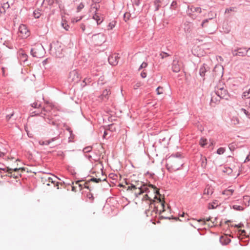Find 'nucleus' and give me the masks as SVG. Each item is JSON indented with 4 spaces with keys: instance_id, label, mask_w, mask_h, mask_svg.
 I'll use <instances>...</instances> for the list:
<instances>
[{
    "instance_id": "obj_1",
    "label": "nucleus",
    "mask_w": 250,
    "mask_h": 250,
    "mask_svg": "<svg viewBox=\"0 0 250 250\" xmlns=\"http://www.w3.org/2000/svg\"><path fill=\"white\" fill-rule=\"evenodd\" d=\"M149 189H151L155 194L154 200H152L147 194H146L144 196L143 200L146 201L147 204L149 206L154 205V208H157V210H159L160 213H162V212L165 210V202L163 198L161 199L162 195L160 194L159 189L157 188L155 186L150 184H143L142 182L139 185V183H137L136 185L131 184V186H128L126 190L134 191V190L138 189V191H135L134 192L135 196L138 197L143 193H149L150 192Z\"/></svg>"
},
{
    "instance_id": "obj_2",
    "label": "nucleus",
    "mask_w": 250,
    "mask_h": 250,
    "mask_svg": "<svg viewBox=\"0 0 250 250\" xmlns=\"http://www.w3.org/2000/svg\"><path fill=\"white\" fill-rule=\"evenodd\" d=\"M202 13V9L200 7L195 5H191L188 6L187 13L188 16L192 19H196L200 14Z\"/></svg>"
},
{
    "instance_id": "obj_3",
    "label": "nucleus",
    "mask_w": 250,
    "mask_h": 250,
    "mask_svg": "<svg viewBox=\"0 0 250 250\" xmlns=\"http://www.w3.org/2000/svg\"><path fill=\"white\" fill-rule=\"evenodd\" d=\"M215 94L220 99H228L229 95L227 90L224 84H220L215 89Z\"/></svg>"
},
{
    "instance_id": "obj_4",
    "label": "nucleus",
    "mask_w": 250,
    "mask_h": 250,
    "mask_svg": "<svg viewBox=\"0 0 250 250\" xmlns=\"http://www.w3.org/2000/svg\"><path fill=\"white\" fill-rule=\"evenodd\" d=\"M31 55L37 58H42L44 54V49L41 44H37L31 50Z\"/></svg>"
},
{
    "instance_id": "obj_5",
    "label": "nucleus",
    "mask_w": 250,
    "mask_h": 250,
    "mask_svg": "<svg viewBox=\"0 0 250 250\" xmlns=\"http://www.w3.org/2000/svg\"><path fill=\"white\" fill-rule=\"evenodd\" d=\"M182 162L179 157L174 158L172 157L170 159V164L171 167H174L176 169L180 168L182 166Z\"/></svg>"
},
{
    "instance_id": "obj_6",
    "label": "nucleus",
    "mask_w": 250,
    "mask_h": 250,
    "mask_svg": "<svg viewBox=\"0 0 250 250\" xmlns=\"http://www.w3.org/2000/svg\"><path fill=\"white\" fill-rule=\"evenodd\" d=\"M19 36L22 38H26L30 35V32L27 26L24 24H21L19 28Z\"/></svg>"
},
{
    "instance_id": "obj_7",
    "label": "nucleus",
    "mask_w": 250,
    "mask_h": 250,
    "mask_svg": "<svg viewBox=\"0 0 250 250\" xmlns=\"http://www.w3.org/2000/svg\"><path fill=\"white\" fill-rule=\"evenodd\" d=\"M88 182H84L82 181H78L75 182V185L72 187V190L73 191H77V188H79V190H81L83 188H89L88 186Z\"/></svg>"
},
{
    "instance_id": "obj_8",
    "label": "nucleus",
    "mask_w": 250,
    "mask_h": 250,
    "mask_svg": "<svg viewBox=\"0 0 250 250\" xmlns=\"http://www.w3.org/2000/svg\"><path fill=\"white\" fill-rule=\"evenodd\" d=\"M53 109L54 106L51 104L46 103L41 114L44 116L50 117L52 115V113H50L51 111Z\"/></svg>"
},
{
    "instance_id": "obj_9",
    "label": "nucleus",
    "mask_w": 250,
    "mask_h": 250,
    "mask_svg": "<svg viewBox=\"0 0 250 250\" xmlns=\"http://www.w3.org/2000/svg\"><path fill=\"white\" fill-rule=\"evenodd\" d=\"M68 79L71 82L77 83L80 80L79 74L76 70L71 71L69 75Z\"/></svg>"
},
{
    "instance_id": "obj_10",
    "label": "nucleus",
    "mask_w": 250,
    "mask_h": 250,
    "mask_svg": "<svg viewBox=\"0 0 250 250\" xmlns=\"http://www.w3.org/2000/svg\"><path fill=\"white\" fill-rule=\"evenodd\" d=\"M182 66V62L177 58L174 59L172 64V69L174 72H179Z\"/></svg>"
},
{
    "instance_id": "obj_11",
    "label": "nucleus",
    "mask_w": 250,
    "mask_h": 250,
    "mask_svg": "<svg viewBox=\"0 0 250 250\" xmlns=\"http://www.w3.org/2000/svg\"><path fill=\"white\" fill-rule=\"evenodd\" d=\"M41 181L43 185L50 186V183H54L52 176L49 174H46L41 177Z\"/></svg>"
},
{
    "instance_id": "obj_12",
    "label": "nucleus",
    "mask_w": 250,
    "mask_h": 250,
    "mask_svg": "<svg viewBox=\"0 0 250 250\" xmlns=\"http://www.w3.org/2000/svg\"><path fill=\"white\" fill-rule=\"evenodd\" d=\"M213 188L210 187H207L204 191L203 198L206 200L208 199L213 193Z\"/></svg>"
},
{
    "instance_id": "obj_13",
    "label": "nucleus",
    "mask_w": 250,
    "mask_h": 250,
    "mask_svg": "<svg viewBox=\"0 0 250 250\" xmlns=\"http://www.w3.org/2000/svg\"><path fill=\"white\" fill-rule=\"evenodd\" d=\"M92 38L97 43H101L104 42V36L103 34L99 33L94 35Z\"/></svg>"
},
{
    "instance_id": "obj_14",
    "label": "nucleus",
    "mask_w": 250,
    "mask_h": 250,
    "mask_svg": "<svg viewBox=\"0 0 250 250\" xmlns=\"http://www.w3.org/2000/svg\"><path fill=\"white\" fill-rule=\"evenodd\" d=\"M119 57L116 54H113L108 58L109 63L112 65H116L119 62Z\"/></svg>"
},
{
    "instance_id": "obj_15",
    "label": "nucleus",
    "mask_w": 250,
    "mask_h": 250,
    "mask_svg": "<svg viewBox=\"0 0 250 250\" xmlns=\"http://www.w3.org/2000/svg\"><path fill=\"white\" fill-rule=\"evenodd\" d=\"M154 4L156 10H158L161 5L165 6L167 4V0H156L155 1Z\"/></svg>"
},
{
    "instance_id": "obj_16",
    "label": "nucleus",
    "mask_w": 250,
    "mask_h": 250,
    "mask_svg": "<svg viewBox=\"0 0 250 250\" xmlns=\"http://www.w3.org/2000/svg\"><path fill=\"white\" fill-rule=\"evenodd\" d=\"M19 59L21 62H25L27 60V55L22 50H21L19 52Z\"/></svg>"
},
{
    "instance_id": "obj_17",
    "label": "nucleus",
    "mask_w": 250,
    "mask_h": 250,
    "mask_svg": "<svg viewBox=\"0 0 250 250\" xmlns=\"http://www.w3.org/2000/svg\"><path fill=\"white\" fill-rule=\"evenodd\" d=\"M110 94V90L105 89L103 91L102 94L101 95L100 98L103 101L107 100L109 98V95Z\"/></svg>"
},
{
    "instance_id": "obj_18",
    "label": "nucleus",
    "mask_w": 250,
    "mask_h": 250,
    "mask_svg": "<svg viewBox=\"0 0 250 250\" xmlns=\"http://www.w3.org/2000/svg\"><path fill=\"white\" fill-rule=\"evenodd\" d=\"M210 219L211 218L210 217L206 219L203 218L202 219L198 220V222H202L204 224H207L209 227H212L213 226H214L213 222H212V221H210V222H209Z\"/></svg>"
},
{
    "instance_id": "obj_19",
    "label": "nucleus",
    "mask_w": 250,
    "mask_h": 250,
    "mask_svg": "<svg viewBox=\"0 0 250 250\" xmlns=\"http://www.w3.org/2000/svg\"><path fill=\"white\" fill-rule=\"evenodd\" d=\"M59 138V136H57V137H55L52 139H51L50 140H46L45 141H42V142H41V141H40V144L41 145H49L51 142H54L56 140H57V139H58Z\"/></svg>"
},
{
    "instance_id": "obj_20",
    "label": "nucleus",
    "mask_w": 250,
    "mask_h": 250,
    "mask_svg": "<svg viewBox=\"0 0 250 250\" xmlns=\"http://www.w3.org/2000/svg\"><path fill=\"white\" fill-rule=\"evenodd\" d=\"M223 67L221 65H216L214 67V72H216L219 71V73L218 74H215V75H217L219 76H222L223 75Z\"/></svg>"
},
{
    "instance_id": "obj_21",
    "label": "nucleus",
    "mask_w": 250,
    "mask_h": 250,
    "mask_svg": "<svg viewBox=\"0 0 250 250\" xmlns=\"http://www.w3.org/2000/svg\"><path fill=\"white\" fill-rule=\"evenodd\" d=\"M208 68V67H206L205 64L200 67L199 73L201 77H204L205 76V73L207 71Z\"/></svg>"
},
{
    "instance_id": "obj_22",
    "label": "nucleus",
    "mask_w": 250,
    "mask_h": 250,
    "mask_svg": "<svg viewBox=\"0 0 250 250\" xmlns=\"http://www.w3.org/2000/svg\"><path fill=\"white\" fill-rule=\"evenodd\" d=\"M93 18L96 21L97 24H100L103 21V17H101L98 13H95L93 16Z\"/></svg>"
},
{
    "instance_id": "obj_23",
    "label": "nucleus",
    "mask_w": 250,
    "mask_h": 250,
    "mask_svg": "<svg viewBox=\"0 0 250 250\" xmlns=\"http://www.w3.org/2000/svg\"><path fill=\"white\" fill-rule=\"evenodd\" d=\"M20 169V168H14L13 169L12 168H9L8 167L3 168V167H0V170L6 171L8 172V173H11L13 171H17L19 170Z\"/></svg>"
},
{
    "instance_id": "obj_24",
    "label": "nucleus",
    "mask_w": 250,
    "mask_h": 250,
    "mask_svg": "<svg viewBox=\"0 0 250 250\" xmlns=\"http://www.w3.org/2000/svg\"><path fill=\"white\" fill-rule=\"evenodd\" d=\"M234 192V190L232 189H226L223 191L222 194L229 197L231 196Z\"/></svg>"
},
{
    "instance_id": "obj_25",
    "label": "nucleus",
    "mask_w": 250,
    "mask_h": 250,
    "mask_svg": "<svg viewBox=\"0 0 250 250\" xmlns=\"http://www.w3.org/2000/svg\"><path fill=\"white\" fill-rule=\"evenodd\" d=\"M246 53H247L246 50H245L244 51H242V49H239L237 50V52L235 51H234L233 52V54L234 56H237V55L242 56V55H243V54H246Z\"/></svg>"
},
{
    "instance_id": "obj_26",
    "label": "nucleus",
    "mask_w": 250,
    "mask_h": 250,
    "mask_svg": "<svg viewBox=\"0 0 250 250\" xmlns=\"http://www.w3.org/2000/svg\"><path fill=\"white\" fill-rule=\"evenodd\" d=\"M231 123L232 125H236L239 124V120L237 117H233L231 119Z\"/></svg>"
},
{
    "instance_id": "obj_27",
    "label": "nucleus",
    "mask_w": 250,
    "mask_h": 250,
    "mask_svg": "<svg viewBox=\"0 0 250 250\" xmlns=\"http://www.w3.org/2000/svg\"><path fill=\"white\" fill-rule=\"evenodd\" d=\"M34 16L35 18H39L41 15V10L37 9L35 10L33 13Z\"/></svg>"
},
{
    "instance_id": "obj_28",
    "label": "nucleus",
    "mask_w": 250,
    "mask_h": 250,
    "mask_svg": "<svg viewBox=\"0 0 250 250\" xmlns=\"http://www.w3.org/2000/svg\"><path fill=\"white\" fill-rule=\"evenodd\" d=\"M199 144L201 146L204 147L206 145H207V139L204 138H201Z\"/></svg>"
},
{
    "instance_id": "obj_29",
    "label": "nucleus",
    "mask_w": 250,
    "mask_h": 250,
    "mask_svg": "<svg viewBox=\"0 0 250 250\" xmlns=\"http://www.w3.org/2000/svg\"><path fill=\"white\" fill-rule=\"evenodd\" d=\"M116 22L114 21H113L111 22H110L108 25V30H111L115 26Z\"/></svg>"
},
{
    "instance_id": "obj_30",
    "label": "nucleus",
    "mask_w": 250,
    "mask_h": 250,
    "mask_svg": "<svg viewBox=\"0 0 250 250\" xmlns=\"http://www.w3.org/2000/svg\"><path fill=\"white\" fill-rule=\"evenodd\" d=\"M243 95L247 98H250V88L248 90L244 92Z\"/></svg>"
},
{
    "instance_id": "obj_31",
    "label": "nucleus",
    "mask_w": 250,
    "mask_h": 250,
    "mask_svg": "<svg viewBox=\"0 0 250 250\" xmlns=\"http://www.w3.org/2000/svg\"><path fill=\"white\" fill-rule=\"evenodd\" d=\"M164 89L162 87L159 86L157 89L156 92L158 95H160L163 93Z\"/></svg>"
},
{
    "instance_id": "obj_32",
    "label": "nucleus",
    "mask_w": 250,
    "mask_h": 250,
    "mask_svg": "<svg viewBox=\"0 0 250 250\" xmlns=\"http://www.w3.org/2000/svg\"><path fill=\"white\" fill-rule=\"evenodd\" d=\"M62 26L65 29L66 31H68L69 28V26L67 24L65 21H63L62 23Z\"/></svg>"
},
{
    "instance_id": "obj_33",
    "label": "nucleus",
    "mask_w": 250,
    "mask_h": 250,
    "mask_svg": "<svg viewBox=\"0 0 250 250\" xmlns=\"http://www.w3.org/2000/svg\"><path fill=\"white\" fill-rule=\"evenodd\" d=\"M130 17V14L129 13L126 12L125 13L124 18V20L125 21H126L127 20H128L129 19Z\"/></svg>"
},
{
    "instance_id": "obj_34",
    "label": "nucleus",
    "mask_w": 250,
    "mask_h": 250,
    "mask_svg": "<svg viewBox=\"0 0 250 250\" xmlns=\"http://www.w3.org/2000/svg\"><path fill=\"white\" fill-rule=\"evenodd\" d=\"M225 149L223 147H220L217 149V152L218 154L221 155L224 153Z\"/></svg>"
},
{
    "instance_id": "obj_35",
    "label": "nucleus",
    "mask_w": 250,
    "mask_h": 250,
    "mask_svg": "<svg viewBox=\"0 0 250 250\" xmlns=\"http://www.w3.org/2000/svg\"><path fill=\"white\" fill-rule=\"evenodd\" d=\"M32 106L34 108H38L40 107L41 104L39 103L38 102H35L31 104Z\"/></svg>"
},
{
    "instance_id": "obj_36",
    "label": "nucleus",
    "mask_w": 250,
    "mask_h": 250,
    "mask_svg": "<svg viewBox=\"0 0 250 250\" xmlns=\"http://www.w3.org/2000/svg\"><path fill=\"white\" fill-rule=\"evenodd\" d=\"M233 208L234 209L237 210H242L243 209V208L242 207L238 205H234L233 206Z\"/></svg>"
},
{
    "instance_id": "obj_37",
    "label": "nucleus",
    "mask_w": 250,
    "mask_h": 250,
    "mask_svg": "<svg viewBox=\"0 0 250 250\" xmlns=\"http://www.w3.org/2000/svg\"><path fill=\"white\" fill-rule=\"evenodd\" d=\"M92 150V147L91 146H87L83 148V151L84 153H87L91 151Z\"/></svg>"
},
{
    "instance_id": "obj_38",
    "label": "nucleus",
    "mask_w": 250,
    "mask_h": 250,
    "mask_svg": "<svg viewBox=\"0 0 250 250\" xmlns=\"http://www.w3.org/2000/svg\"><path fill=\"white\" fill-rule=\"evenodd\" d=\"M147 66V63L146 62H143L141 65H140L139 70H141V69L146 68Z\"/></svg>"
},
{
    "instance_id": "obj_39",
    "label": "nucleus",
    "mask_w": 250,
    "mask_h": 250,
    "mask_svg": "<svg viewBox=\"0 0 250 250\" xmlns=\"http://www.w3.org/2000/svg\"><path fill=\"white\" fill-rule=\"evenodd\" d=\"M102 180L100 178H93L91 179L90 181H92V182H94L96 183H99V182L102 181Z\"/></svg>"
},
{
    "instance_id": "obj_40",
    "label": "nucleus",
    "mask_w": 250,
    "mask_h": 250,
    "mask_svg": "<svg viewBox=\"0 0 250 250\" xmlns=\"http://www.w3.org/2000/svg\"><path fill=\"white\" fill-rule=\"evenodd\" d=\"M82 17H77V18H73L72 19V22H77L79 21H80L81 19H82Z\"/></svg>"
},
{
    "instance_id": "obj_41",
    "label": "nucleus",
    "mask_w": 250,
    "mask_h": 250,
    "mask_svg": "<svg viewBox=\"0 0 250 250\" xmlns=\"http://www.w3.org/2000/svg\"><path fill=\"white\" fill-rule=\"evenodd\" d=\"M84 7V5L81 3L77 7V11L79 12L81 9Z\"/></svg>"
},
{
    "instance_id": "obj_42",
    "label": "nucleus",
    "mask_w": 250,
    "mask_h": 250,
    "mask_svg": "<svg viewBox=\"0 0 250 250\" xmlns=\"http://www.w3.org/2000/svg\"><path fill=\"white\" fill-rule=\"evenodd\" d=\"M142 85L141 82L137 83L134 86V88L136 89Z\"/></svg>"
},
{
    "instance_id": "obj_43",
    "label": "nucleus",
    "mask_w": 250,
    "mask_h": 250,
    "mask_svg": "<svg viewBox=\"0 0 250 250\" xmlns=\"http://www.w3.org/2000/svg\"><path fill=\"white\" fill-rule=\"evenodd\" d=\"M1 70H2V76L5 77L7 76V74H6L5 73V68L4 67H2L1 68Z\"/></svg>"
},
{
    "instance_id": "obj_44",
    "label": "nucleus",
    "mask_w": 250,
    "mask_h": 250,
    "mask_svg": "<svg viewBox=\"0 0 250 250\" xmlns=\"http://www.w3.org/2000/svg\"><path fill=\"white\" fill-rule=\"evenodd\" d=\"M232 226H234V227L240 228L243 227L244 226V225L242 223H239L238 225H233Z\"/></svg>"
},
{
    "instance_id": "obj_45",
    "label": "nucleus",
    "mask_w": 250,
    "mask_h": 250,
    "mask_svg": "<svg viewBox=\"0 0 250 250\" xmlns=\"http://www.w3.org/2000/svg\"><path fill=\"white\" fill-rule=\"evenodd\" d=\"M225 169L226 170H224V171L227 172L228 174H229L232 172L231 169L229 167L225 168Z\"/></svg>"
},
{
    "instance_id": "obj_46",
    "label": "nucleus",
    "mask_w": 250,
    "mask_h": 250,
    "mask_svg": "<svg viewBox=\"0 0 250 250\" xmlns=\"http://www.w3.org/2000/svg\"><path fill=\"white\" fill-rule=\"evenodd\" d=\"M205 161L203 160L202 162V166L203 167H205L207 165V159L205 158Z\"/></svg>"
},
{
    "instance_id": "obj_47",
    "label": "nucleus",
    "mask_w": 250,
    "mask_h": 250,
    "mask_svg": "<svg viewBox=\"0 0 250 250\" xmlns=\"http://www.w3.org/2000/svg\"><path fill=\"white\" fill-rule=\"evenodd\" d=\"M6 154L5 150H0V157H2L5 155Z\"/></svg>"
},
{
    "instance_id": "obj_48",
    "label": "nucleus",
    "mask_w": 250,
    "mask_h": 250,
    "mask_svg": "<svg viewBox=\"0 0 250 250\" xmlns=\"http://www.w3.org/2000/svg\"><path fill=\"white\" fill-rule=\"evenodd\" d=\"M146 73L144 71H143L141 73V76L143 78H145L146 77Z\"/></svg>"
},
{
    "instance_id": "obj_49",
    "label": "nucleus",
    "mask_w": 250,
    "mask_h": 250,
    "mask_svg": "<svg viewBox=\"0 0 250 250\" xmlns=\"http://www.w3.org/2000/svg\"><path fill=\"white\" fill-rule=\"evenodd\" d=\"M249 161H250V154L246 157V159L245 160L244 163H246V162H248Z\"/></svg>"
},
{
    "instance_id": "obj_50",
    "label": "nucleus",
    "mask_w": 250,
    "mask_h": 250,
    "mask_svg": "<svg viewBox=\"0 0 250 250\" xmlns=\"http://www.w3.org/2000/svg\"><path fill=\"white\" fill-rule=\"evenodd\" d=\"M208 22V20H205L204 21H203L202 22V24H201V26L202 27H204L205 26V24Z\"/></svg>"
},
{
    "instance_id": "obj_51",
    "label": "nucleus",
    "mask_w": 250,
    "mask_h": 250,
    "mask_svg": "<svg viewBox=\"0 0 250 250\" xmlns=\"http://www.w3.org/2000/svg\"><path fill=\"white\" fill-rule=\"evenodd\" d=\"M240 110L241 111H243L246 115L249 116V112L247 111L246 109L242 108Z\"/></svg>"
},
{
    "instance_id": "obj_52",
    "label": "nucleus",
    "mask_w": 250,
    "mask_h": 250,
    "mask_svg": "<svg viewBox=\"0 0 250 250\" xmlns=\"http://www.w3.org/2000/svg\"><path fill=\"white\" fill-rule=\"evenodd\" d=\"M239 231L241 232L240 234L242 235L245 236L246 234V231L245 230H240Z\"/></svg>"
},
{
    "instance_id": "obj_53",
    "label": "nucleus",
    "mask_w": 250,
    "mask_h": 250,
    "mask_svg": "<svg viewBox=\"0 0 250 250\" xmlns=\"http://www.w3.org/2000/svg\"><path fill=\"white\" fill-rule=\"evenodd\" d=\"M229 148L231 150H233L234 149V146L233 144H230L229 145Z\"/></svg>"
},
{
    "instance_id": "obj_54",
    "label": "nucleus",
    "mask_w": 250,
    "mask_h": 250,
    "mask_svg": "<svg viewBox=\"0 0 250 250\" xmlns=\"http://www.w3.org/2000/svg\"><path fill=\"white\" fill-rule=\"evenodd\" d=\"M85 25L84 24H81V28L82 29L83 32L85 30Z\"/></svg>"
},
{
    "instance_id": "obj_55",
    "label": "nucleus",
    "mask_w": 250,
    "mask_h": 250,
    "mask_svg": "<svg viewBox=\"0 0 250 250\" xmlns=\"http://www.w3.org/2000/svg\"><path fill=\"white\" fill-rule=\"evenodd\" d=\"M243 199L244 200H248L249 202L250 201V200L248 196H244L243 197Z\"/></svg>"
},
{
    "instance_id": "obj_56",
    "label": "nucleus",
    "mask_w": 250,
    "mask_h": 250,
    "mask_svg": "<svg viewBox=\"0 0 250 250\" xmlns=\"http://www.w3.org/2000/svg\"><path fill=\"white\" fill-rule=\"evenodd\" d=\"M91 9L92 10H93L94 9H95V11H96L97 10L98 8L96 6V5H95V6H92Z\"/></svg>"
},
{
    "instance_id": "obj_57",
    "label": "nucleus",
    "mask_w": 250,
    "mask_h": 250,
    "mask_svg": "<svg viewBox=\"0 0 250 250\" xmlns=\"http://www.w3.org/2000/svg\"><path fill=\"white\" fill-rule=\"evenodd\" d=\"M232 11V9L231 8H230V9H227L225 11V12L226 13H229L230 12V11Z\"/></svg>"
},
{
    "instance_id": "obj_58",
    "label": "nucleus",
    "mask_w": 250,
    "mask_h": 250,
    "mask_svg": "<svg viewBox=\"0 0 250 250\" xmlns=\"http://www.w3.org/2000/svg\"><path fill=\"white\" fill-rule=\"evenodd\" d=\"M102 0H92L93 2L95 3H99Z\"/></svg>"
},
{
    "instance_id": "obj_59",
    "label": "nucleus",
    "mask_w": 250,
    "mask_h": 250,
    "mask_svg": "<svg viewBox=\"0 0 250 250\" xmlns=\"http://www.w3.org/2000/svg\"><path fill=\"white\" fill-rule=\"evenodd\" d=\"M149 210H147V211H146V215H147V216H149Z\"/></svg>"
},
{
    "instance_id": "obj_60",
    "label": "nucleus",
    "mask_w": 250,
    "mask_h": 250,
    "mask_svg": "<svg viewBox=\"0 0 250 250\" xmlns=\"http://www.w3.org/2000/svg\"><path fill=\"white\" fill-rule=\"evenodd\" d=\"M106 135H107V133H106V131H104V135H103V137H104V138H105V136H106Z\"/></svg>"
},
{
    "instance_id": "obj_61",
    "label": "nucleus",
    "mask_w": 250,
    "mask_h": 250,
    "mask_svg": "<svg viewBox=\"0 0 250 250\" xmlns=\"http://www.w3.org/2000/svg\"><path fill=\"white\" fill-rule=\"evenodd\" d=\"M87 196H88V198H89V199H90V198H93V196H92V195L89 194V195H87Z\"/></svg>"
},
{
    "instance_id": "obj_62",
    "label": "nucleus",
    "mask_w": 250,
    "mask_h": 250,
    "mask_svg": "<svg viewBox=\"0 0 250 250\" xmlns=\"http://www.w3.org/2000/svg\"><path fill=\"white\" fill-rule=\"evenodd\" d=\"M86 79H84V80L83 81V83H85V84L83 86H84L86 84Z\"/></svg>"
},
{
    "instance_id": "obj_63",
    "label": "nucleus",
    "mask_w": 250,
    "mask_h": 250,
    "mask_svg": "<svg viewBox=\"0 0 250 250\" xmlns=\"http://www.w3.org/2000/svg\"><path fill=\"white\" fill-rule=\"evenodd\" d=\"M119 186H120L121 187H124V186L123 184H119Z\"/></svg>"
},
{
    "instance_id": "obj_64",
    "label": "nucleus",
    "mask_w": 250,
    "mask_h": 250,
    "mask_svg": "<svg viewBox=\"0 0 250 250\" xmlns=\"http://www.w3.org/2000/svg\"><path fill=\"white\" fill-rule=\"evenodd\" d=\"M176 4V2H174V1H173V2H172V5H175V4Z\"/></svg>"
}]
</instances>
